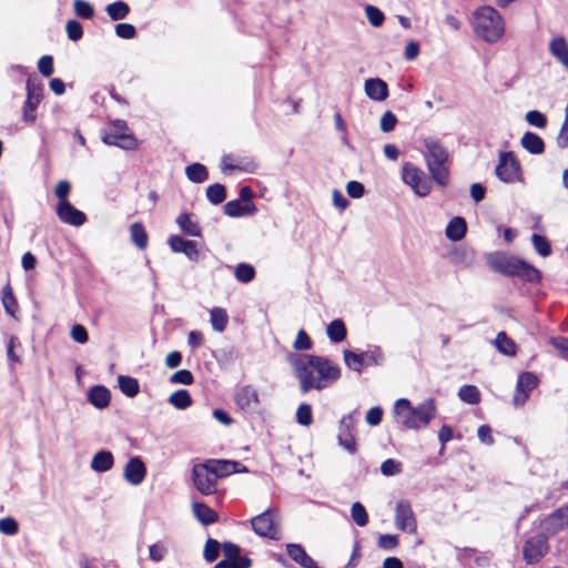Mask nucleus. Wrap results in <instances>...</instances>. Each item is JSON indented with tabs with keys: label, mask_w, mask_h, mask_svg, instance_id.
I'll use <instances>...</instances> for the list:
<instances>
[{
	"label": "nucleus",
	"mask_w": 568,
	"mask_h": 568,
	"mask_svg": "<svg viewBox=\"0 0 568 568\" xmlns=\"http://www.w3.org/2000/svg\"><path fill=\"white\" fill-rule=\"evenodd\" d=\"M300 388L303 393L311 389L322 390L341 378V367L324 356L291 353L287 356Z\"/></svg>",
	"instance_id": "obj_1"
},
{
	"label": "nucleus",
	"mask_w": 568,
	"mask_h": 568,
	"mask_svg": "<svg viewBox=\"0 0 568 568\" xmlns=\"http://www.w3.org/2000/svg\"><path fill=\"white\" fill-rule=\"evenodd\" d=\"M394 410L407 428L419 429L435 417L436 404L433 398H427L419 405L412 406L408 399L400 398L396 400Z\"/></svg>",
	"instance_id": "obj_2"
},
{
	"label": "nucleus",
	"mask_w": 568,
	"mask_h": 568,
	"mask_svg": "<svg viewBox=\"0 0 568 568\" xmlns=\"http://www.w3.org/2000/svg\"><path fill=\"white\" fill-rule=\"evenodd\" d=\"M425 151L423 153L432 179L440 186H445L449 180V172L446 166L449 154L443 143L433 136L424 139Z\"/></svg>",
	"instance_id": "obj_3"
},
{
	"label": "nucleus",
	"mask_w": 568,
	"mask_h": 568,
	"mask_svg": "<svg viewBox=\"0 0 568 568\" xmlns=\"http://www.w3.org/2000/svg\"><path fill=\"white\" fill-rule=\"evenodd\" d=\"M474 31L486 42L496 43L505 33L504 19L495 8L480 7L474 12Z\"/></svg>",
	"instance_id": "obj_4"
},
{
	"label": "nucleus",
	"mask_w": 568,
	"mask_h": 568,
	"mask_svg": "<svg viewBox=\"0 0 568 568\" xmlns=\"http://www.w3.org/2000/svg\"><path fill=\"white\" fill-rule=\"evenodd\" d=\"M252 529L261 537L273 540L282 538L281 516L277 509L268 508L251 519Z\"/></svg>",
	"instance_id": "obj_5"
},
{
	"label": "nucleus",
	"mask_w": 568,
	"mask_h": 568,
	"mask_svg": "<svg viewBox=\"0 0 568 568\" xmlns=\"http://www.w3.org/2000/svg\"><path fill=\"white\" fill-rule=\"evenodd\" d=\"M403 182L412 187L420 197L427 196L432 191V181L423 170L412 163H405L402 171Z\"/></svg>",
	"instance_id": "obj_6"
},
{
	"label": "nucleus",
	"mask_w": 568,
	"mask_h": 568,
	"mask_svg": "<svg viewBox=\"0 0 568 568\" xmlns=\"http://www.w3.org/2000/svg\"><path fill=\"white\" fill-rule=\"evenodd\" d=\"M495 173L504 183L510 184L520 181V163L516 159L514 152L507 151L499 153V160L495 169Z\"/></svg>",
	"instance_id": "obj_7"
},
{
	"label": "nucleus",
	"mask_w": 568,
	"mask_h": 568,
	"mask_svg": "<svg viewBox=\"0 0 568 568\" xmlns=\"http://www.w3.org/2000/svg\"><path fill=\"white\" fill-rule=\"evenodd\" d=\"M539 385L538 376L532 372H521L516 382L513 405L516 408L523 407L530 397V393Z\"/></svg>",
	"instance_id": "obj_8"
},
{
	"label": "nucleus",
	"mask_w": 568,
	"mask_h": 568,
	"mask_svg": "<svg viewBox=\"0 0 568 568\" xmlns=\"http://www.w3.org/2000/svg\"><path fill=\"white\" fill-rule=\"evenodd\" d=\"M358 419V412L354 410L347 415H344L339 420L338 426V444L349 454L356 453V442L354 436L355 425Z\"/></svg>",
	"instance_id": "obj_9"
},
{
	"label": "nucleus",
	"mask_w": 568,
	"mask_h": 568,
	"mask_svg": "<svg viewBox=\"0 0 568 568\" xmlns=\"http://www.w3.org/2000/svg\"><path fill=\"white\" fill-rule=\"evenodd\" d=\"M192 474L193 483L200 493L203 495L215 493L217 477L207 462L194 465Z\"/></svg>",
	"instance_id": "obj_10"
},
{
	"label": "nucleus",
	"mask_w": 568,
	"mask_h": 568,
	"mask_svg": "<svg viewBox=\"0 0 568 568\" xmlns=\"http://www.w3.org/2000/svg\"><path fill=\"white\" fill-rule=\"evenodd\" d=\"M545 534L544 531L526 540L523 554L527 564L538 562L547 554L548 537Z\"/></svg>",
	"instance_id": "obj_11"
},
{
	"label": "nucleus",
	"mask_w": 568,
	"mask_h": 568,
	"mask_svg": "<svg viewBox=\"0 0 568 568\" xmlns=\"http://www.w3.org/2000/svg\"><path fill=\"white\" fill-rule=\"evenodd\" d=\"M521 258L505 253H495L488 257L491 270L506 276H516Z\"/></svg>",
	"instance_id": "obj_12"
},
{
	"label": "nucleus",
	"mask_w": 568,
	"mask_h": 568,
	"mask_svg": "<svg viewBox=\"0 0 568 568\" xmlns=\"http://www.w3.org/2000/svg\"><path fill=\"white\" fill-rule=\"evenodd\" d=\"M395 526L403 531L413 534L417 524L414 511L408 500H399L395 509Z\"/></svg>",
	"instance_id": "obj_13"
},
{
	"label": "nucleus",
	"mask_w": 568,
	"mask_h": 568,
	"mask_svg": "<svg viewBox=\"0 0 568 568\" xmlns=\"http://www.w3.org/2000/svg\"><path fill=\"white\" fill-rule=\"evenodd\" d=\"M42 99V88L32 80L27 81V100L23 106V119L28 122L36 121V109Z\"/></svg>",
	"instance_id": "obj_14"
},
{
	"label": "nucleus",
	"mask_w": 568,
	"mask_h": 568,
	"mask_svg": "<svg viewBox=\"0 0 568 568\" xmlns=\"http://www.w3.org/2000/svg\"><path fill=\"white\" fill-rule=\"evenodd\" d=\"M146 476V466L140 456H132L123 469V478L132 486H139Z\"/></svg>",
	"instance_id": "obj_15"
},
{
	"label": "nucleus",
	"mask_w": 568,
	"mask_h": 568,
	"mask_svg": "<svg viewBox=\"0 0 568 568\" xmlns=\"http://www.w3.org/2000/svg\"><path fill=\"white\" fill-rule=\"evenodd\" d=\"M55 213L61 222L72 226H81L87 221L85 214L74 207L69 201H60Z\"/></svg>",
	"instance_id": "obj_16"
},
{
	"label": "nucleus",
	"mask_w": 568,
	"mask_h": 568,
	"mask_svg": "<svg viewBox=\"0 0 568 568\" xmlns=\"http://www.w3.org/2000/svg\"><path fill=\"white\" fill-rule=\"evenodd\" d=\"M540 527L542 531L548 535H555L558 531L568 527V505L554 511L551 515L546 517L541 523Z\"/></svg>",
	"instance_id": "obj_17"
},
{
	"label": "nucleus",
	"mask_w": 568,
	"mask_h": 568,
	"mask_svg": "<svg viewBox=\"0 0 568 568\" xmlns=\"http://www.w3.org/2000/svg\"><path fill=\"white\" fill-rule=\"evenodd\" d=\"M169 246L174 253H183L190 261L197 262L200 252L195 241L185 240L180 235L169 237Z\"/></svg>",
	"instance_id": "obj_18"
},
{
	"label": "nucleus",
	"mask_w": 568,
	"mask_h": 568,
	"mask_svg": "<svg viewBox=\"0 0 568 568\" xmlns=\"http://www.w3.org/2000/svg\"><path fill=\"white\" fill-rule=\"evenodd\" d=\"M108 145L119 146L124 150H132L136 145V140L129 131H105L102 138Z\"/></svg>",
	"instance_id": "obj_19"
},
{
	"label": "nucleus",
	"mask_w": 568,
	"mask_h": 568,
	"mask_svg": "<svg viewBox=\"0 0 568 568\" xmlns=\"http://www.w3.org/2000/svg\"><path fill=\"white\" fill-rule=\"evenodd\" d=\"M235 403L242 410L253 412L260 403L258 394L252 385H245L237 390Z\"/></svg>",
	"instance_id": "obj_20"
},
{
	"label": "nucleus",
	"mask_w": 568,
	"mask_h": 568,
	"mask_svg": "<svg viewBox=\"0 0 568 568\" xmlns=\"http://www.w3.org/2000/svg\"><path fill=\"white\" fill-rule=\"evenodd\" d=\"M210 466L212 467L214 474L216 475L217 479L222 477H226L229 475L235 474V473H246L247 468L245 466H242L239 462L233 460H207Z\"/></svg>",
	"instance_id": "obj_21"
},
{
	"label": "nucleus",
	"mask_w": 568,
	"mask_h": 568,
	"mask_svg": "<svg viewBox=\"0 0 568 568\" xmlns=\"http://www.w3.org/2000/svg\"><path fill=\"white\" fill-rule=\"evenodd\" d=\"M366 95L374 101H384L388 97L387 83L379 78L367 79L364 84Z\"/></svg>",
	"instance_id": "obj_22"
},
{
	"label": "nucleus",
	"mask_w": 568,
	"mask_h": 568,
	"mask_svg": "<svg viewBox=\"0 0 568 568\" xmlns=\"http://www.w3.org/2000/svg\"><path fill=\"white\" fill-rule=\"evenodd\" d=\"M286 551L290 558L303 568H320L316 561L307 555L302 545L287 544Z\"/></svg>",
	"instance_id": "obj_23"
},
{
	"label": "nucleus",
	"mask_w": 568,
	"mask_h": 568,
	"mask_svg": "<svg viewBox=\"0 0 568 568\" xmlns=\"http://www.w3.org/2000/svg\"><path fill=\"white\" fill-rule=\"evenodd\" d=\"M550 54L568 70V43L564 37H556L549 42Z\"/></svg>",
	"instance_id": "obj_24"
},
{
	"label": "nucleus",
	"mask_w": 568,
	"mask_h": 568,
	"mask_svg": "<svg viewBox=\"0 0 568 568\" xmlns=\"http://www.w3.org/2000/svg\"><path fill=\"white\" fill-rule=\"evenodd\" d=\"M257 211L254 203H242L240 200L229 201L224 205V213L231 217H240L243 215H253Z\"/></svg>",
	"instance_id": "obj_25"
},
{
	"label": "nucleus",
	"mask_w": 568,
	"mask_h": 568,
	"mask_svg": "<svg viewBox=\"0 0 568 568\" xmlns=\"http://www.w3.org/2000/svg\"><path fill=\"white\" fill-rule=\"evenodd\" d=\"M521 146L530 154L539 155L545 151L544 140L536 133L527 131L520 139Z\"/></svg>",
	"instance_id": "obj_26"
},
{
	"label": "nucleus",
	"mask_w": 568,
	"mask_h": 568,
	"mask_svg": "<svg viewBox=\"0 0 568 568\" xmlns=\"http://www.w3.org/2000/svg\"><path fill=\"white\" fill-rule=\"evenodd\" d=\"M111 399L110 390L101 385L93 386L88 392V400L97 408L103 409L109 406Z\"/></svg>",
	"instance_id": "obj_27"
},
{
	"label": "nucleus",
	"mask_w": 568,
	"mask_h": 568,
	"mask_svg": "<svg viewBox=\"0 0 568 568\" xmlns=\"http://www.w3.org/2000/svg\"><path fill=\"white\" fill-rule=\"evenodd\" d=\"M114 457L109 450L98 452L91 460V468L97 473H105L113 467Z\"/></svg>",
	"instance_id": "obj_28"
},
{
	"label": "nucleus",
	"mask_w": 568,
	"mask_h": 568,
	"mask_svg": "<svg viewBox=\"0 0 568 568\" xmlns=\"http://www.w3.org/2000/svg\"><path fill=\"white\" fill-rule=\"evenodd\" d=\"M516 276L531 284H538L542 278L541 272L524 260L519 263Z\"/></svg>",
	"instance_id": "obj_29"
},
{
	"label": "nucleus",
	"mask_w": 568,
	"mask_h": 568,
	"mask_svg": "<svg viewBox=\"0 0 568 568\" xmlns=\"http://www.w3.org/2000/svg\"><path fill=\"white\" fill-rule=\"evenodd\" d=\"M467 232V224L464 217L456 216L447 224L445 234L452 241H460Z\"/></svg>",
	"instance_id": "obj_30"
},
{
	"label": "nucleus",
	"mask_w": 568,
	"mask_h": 568,
	"mask_svg": "<svg viewBox=\"0 0 568 568\" xmlns=\"http://www.w3.org/2000/svg\"><path fill=\"white\" fill-rule=\"evenodd\" d=\"M192 510L194 517L205 526L211 525L217 520L216 513L203 503H193Z\"/></svg>",
	"instance_id": "obj_31"
},
{
	"label": "nucleus",
	"mask_w": 568,
	"mask_h": 568,
	"mask_svg": "<svg viewBox=\"0 0 568 568\" xmlns=\"http://www.w3.org/2000/svg\"><path fill=\"white\" fill-rule=\"evenodd\" d=\"M176 224L185 235L194 237L201 236V227L190 214H180L176 219Z\"/></svg>",
	"instance_id": "obj_32"
},
{
	"label": "nucleus",
	"mask_w": 568,
	"mask_h": 568,
	"mask_svg": "<svg viewBox=\"0 0 568 568\" xmlns=\"http://www.w3.org/2000/svg\"><path fill=\"white\" fill-rule=\"evenodd\" d=\"M210 322L215 332L222 333L227 326L229 315L224 308L214 307L210 311Z\"/></svg>",
	"instance_id": "obj_33"
},
{
	"label": "nucleus",
	"mask_w": 568,
	"mask_h": 568,
	"mask_svg": "<svg viewBox=\"0 0 568 568\" xmlns=\"http://www.w3.org/2000/svg\"><path fill=\"white\" fill-rule=\"evenodd\" d=\"M105 12L108 13L111 20L119 21L128 17V14L130 13V7L126 2L119 0L109 3L105 7Z\"/></svg>",
	"instance_id": "obj_34"
},
{
	"label": "nucleus",
	"mask_w": 568,
	"mask_h": 568,
	"mask_svg": "<svg viewBox=\"0 0 568 568\" xmlns=\"http://www.w3.org/2000/svg\"><path fill=\"white\" fill-rule=\"evenodd\" d=\"M326 334L333 343H339L346 338V326L342 320L332 321L326 328Z\"/></svg>",
	"instance_id": "obj_35"
},
{
	"label": "nucleus",
	"mask_w": 568,
	"mask_h": 568,
	"mask_svg": "<svg viewBox=\"0 0 568 568\" xmlns=\"http://www.w3.org/2000/svg\"><path fill=\"white\" fill-rule=\"evenodd\" d=\"M118 384L120 390L128 397H134L140 392V384L134 377L120 375L118 377Z\"/></svg>",
	"instance_id": "obj_36"
},
{
	"label": "nucleus",
	"mask_w": 568,
	"mask_h": 568,
	"mask_svg": "<svg viewBox=\"0 0 568 568\" xmlns=\"http://www.w3.org/2000/svg\"><path fill=\"white\" fill-rule=\"evenodd\" d=\"M131 240L136 247L144 250L148 246V233L142 223L135 222L130 227Z\"/></svg>",
	"instance_id": "obj_37"
},
{
	"label": "nucleus",
	"mask_w": 568,
	"mask_h": 568,
	"mask_svg": "<svg viewBox=\"0 0 568 568\" xmlns=\"http://www.w3.org/2000/svg\"><path fill=\"white\" fill-rule=\"evenodd\" d=\"M495 346L503 355L514 356L516 354V344L505 332H499L497 334Z\"/></svg>",
	"instance_id": "obj_38"
},
{
	"label": "nucleus",
	"mask_w": 568,
	"mask_h": 568,
	"mask_svg": "<svg viewBox=\"0 0 568 568\" xmlns=\"http://www.w3.org/2000/svg\"><path fill=\"white\" fill-rule=\"evenodd\" d=\"M343 358L346 367L353 372L362 373L365 367V362L361 353H355L351 349L343 351Z\"/></svg>",
	"instance_id": "obj_39"
},
{
	"label": "nucleus",
	"mask_w": 568,
	"mask_h": 568,
	"mask_svg": "<svg viewBox=\"0 0 568 568\" xmlns=\"http://www.w3.org/2000/svg\"><path fill=\"white\" fill-rule=\"evenodd\" d=\"M187 179L193 183H202L207 180L209 172L205 165L193 163L185 168Z\"/></svg>",
	"instance_id": "obj_40"
},
{
	"label": "nucleus",
	"mask_w": 568,
	"mask_h": 568,
	"mask_svg": "<svg viewBox=\"0 0 568 568\" xmlns=\"http://www.w3.org/2000/svg\"><path fill=\"white\" fill-rule=\"evenodd\" d=\"M169 403L178 409H186L192 405V397L186 389H179L169 397Z\"/></svg>",
	"instance_id": "obj_41"
},
{
	"label": "nucleus",
	"mask_w": 568,
	"mask_h": 568,
	"mask_svg": "<svg viewBox=\"0 0 568 568\" xmlns=\"http://www.w3.org/2000/svg\"><path fill=\"white\" fill-rule=\"evenodd\" d=\"M363 362L365 367L367 366H379L385 362V355L379 346H375L372 349L362 352Z\"/></svg>",
	"instance_id": "obj_42"
},
{
	"label": "nucleus",
	"mask_w": 568,
	"mask_h": 568,
	"mask_svg": "<svg viewBox=\"0 0 568 568\" xmlns=\"http://www.w3.org/2000/svg\"><path fill=\"white\" fill-rule=\"evenodd\" d=\"M458 397L466 404L476 405L480 402V392L474 385H464L458 390Z\"/></svg>",
	"instance_id": "obj_43"
},
{
	"label": "nucleus",
	"mask_w": 568,
	"mask_h": 568,
	"mask_svg": "<svg viewBox=\"0 0 568 568\" xmlns=\"http://www.w3.org/2000/svg\"><path fill=\"white\" fill-rule=\"evenodd\" d=\"M255 268L247 263H240L235 266L234 276L235 278L244 284L252 282L255 277Z\"/></svg>",
	"instance_id": "obj_44"
},
{
	"label": "nucleus",
	"mask_w": 568,
	"mask_h": 568,
	"mask_svg": "<svg viewBox=\"0 0 568 568\" xmlns=\"http://www.w3.org/2000/svg\"><path fill=\"white\" fill-rule=\"evenodd\" d=\"M206 197L214 205L221 204L226 197L225 186L220 183L210 185L206 189Z\"/></svg>",
	"instance_id": "obj_45"
},
{
	"label": "nucleus",
	"mask_w": 568,
	"mask_h": 568,
	"mask_svg": "<svg viewBox=\"0 0 568 568\" xmlns=\"http://www.w3.org/2000/svg\"><path fill=\"white\" fill-rule=\"evenodd\" d=\"M2 304L7 314L14 316L18 310V303L9 284H7L2 290Z\"/></svg>",
	"instance_id": "obj_46"
},
{
	"label": "nucleus",
	"mask_w": 568,
	"mask_h": 568,
	"mask_svg": "<svg viewBox=\"0 0 568 568\" xmlns=\"http://www.w3.org/2000/svg\"><path fill=\"white\" fill-rule=\"evenodd\" d=\"M351 517L353 521L359 527H364L368 523V514L359 501H356L352 505Z\"/></svg>",
	"instance_id": "obj_47"
},
{
	"label": "nucleus",
	"mask_w": 568,
	"mask_h": 568,
	"mask_svg": "<svg viewBox=\"0 0 568 568\" xmlns=\"http://www.w3.org/2000/svg\"><path fill=\"white\" fill-rule=\"evenodd\" d=\"M531 243H532L534 248L540 256L547 257L550 255V253H551L550 243L545 236L535 233L531 236Z\"/></svg>",
	"instance_id": "obj_48"
},
{
	"label": "nucleus",
	"mask_w": 568,
	"mask_h": 568,
	"mask_svg": "<svg viewBox=\"0 0 568 568\" xmlns=\"http://www.w3.org/2000/svg\"><path fill=\"white\" fill-rule=\"evenodd\" d=\"M222 546L213 538H209L204 546L203 556L207 562H213L217 559Z\"/></svg>",
	"instance_id": "obj_49"
},
{
	"label": "nucleus",
	"mask_w": 568,
	"mask_h": 568,
	"mask_svg": "<svg viewBox=\"0 0 568 568\" xmlns=\"http://www.w3.org/2000/svg\"><path fill=\"white\" fill-rule=\"evenodd\" d=\"M365 13L373 27L378 28L384 23L385 16L377 7L372 4L365 6Z\"/></svg>",
	"instance_id": "obj_50"
},
{
	"label": "nucleus",
	"mask_w": 568,
	"mask_h": 568,
	"mask_svg": "<svg viewBox=\"0 0 568 568\" xmlns=\"http://www.w3.org/2000/svg\"><path fill=\"white\" fill-rule=\"evenodd\" d=\"M296 420L302 426H310L313 422V413L310 404L303 403L297 407Z\"/></svg>",
	"instance_id": "obj_51"
},
{
	"label": "nucleus",
	"mask_w": 568,
	"mask_h": 568,
	"mask_svg": "<svg viewBox=\"0 0 568 568\" xmlns=\"http://www.w3.org/2000/svg\"><path fill=\"white\" fill-rule=\"evenodd\" d=\"M525 120L529 125L538 129H542L547 125L546 115L537 110L528 111L525 115Z\"/></svg>",
	"instance_id": "obj_52"
},
{
	"label": "nucleus",
	"mask_w": 568,
	"mask_h": 568,
	"mask_svg": "<svg viewBox=\"0 0 568 568\" xmlns=\"http://www.w3.org/2000/svg\"><path fill=\"white\" fill-rule=\"evenodd\" d=\"M73 9L78 17L82 19H91L94 14V9L88 1L74 0Z\"/></svg>",
	"instance_id": "obj_53"
},
{
	"label": "nucleus",
	"mask_w": 568,
	"mask_h": 568,
	"mask_svg": "<svg viewBox=\"0 0 568 568\" xmlns=\"http://www.w3.org/2000/svg\"><path fill=\"white\" fill-rule=\"evenodd\" d=\"M168 554V547L164 542L158 541L149 547V557L154 562H160Z\"/></svg>",
	"instance_id": "obj_54"
},
{
	"label": "nucleus",
	"mask_w": 568,
	"mask_h": 568,
	"mask_svg": "<svg viewBox=\"0 0 568 568\" xmlns=\"http://www.w3.org/2000/svg\"><path fill=\"white\" fill-rule=\"evenodd\" d=\"M312 345L308 334L304 329H300L293 343V348L295 351H308L312 348Z\"/></svg>",
	"instance_id": "obj_55"
},
{
	"label": "nucleus",
	"mask_w": 568,
	"mask_h": 568,
	"mask_svg": "<svg viewBox=\"0 0 568 568\" xmlns=\"http://www.w3.org/2000/svg\"><path fill=\"white\" fill-rule=\"evenodd\" d=\"M65 31H67L68 38L71 41H78L83 36V28H82L81 23L78 22L77 20L68 21L67 26H65Z\"/></svg>",
	"instance_id": "obj_56"
},
{
	"label": "nucleus",
	"mask_w": 568,
	"mask_h": 568,
	"mask_svg": "<svg viewBox=\"0 0 568 568\" xmlns=\"http://www.w3.org/2000/svg\"><path fill=\"white\" fill-rule=\"evenodd\" d=\"M115 34L121 39L130 40L136 36V29L131 23L121 22L115 26Z\"/></svg>",
	"instance_id": "obj_57"
},
{
	"label": "nucleus",
	"mask_w": 568,
	"mask_h": 568,
	"mask_svg": "<svg viewBox=\"0 0 568 568\" xmlns=\"http://www.w3.org/2000/svg\"><path fill=\"white\" fill-rule=\"evenodd\" d=\"M402 470V464L395 459L388 458L381 465V471L384 476H394Z\"/></svg>",
	"instance_id": "obj_58"
},
{
	"label": "nucleus",
	"mask_w": 568,
	"mask_h": 568,
	"mask_svg": "<svg viewBox=\"0 0 568 568\" xmlns=\"http://www.w3.org/2000/svg\"><path fill=\"white\" fill-rule=\"evenodd\" d=\"M193 382V375L189 369L178 371L170 377V383L172 384L191 385Z\"/></svg>",
	"instance_id": "obj_59"
},
{
	"label": "nucleus",
	"mask_w": 568,
	"mask_h": 568,
	"mask_svg": "<svg viewBox=\"0 0 568 568\" xmlns=\"http://www.w3.org/2000/svg\"><path fill=\"white\" fill-rule=\"evenodd\" d=\"M397 123V118L392 111H386L381 118V130L383 132H392Z\"/></svg>",
	"instance_id": "obj_60"
},
{
	"label": "nucleus",
	"mask_w": 568,
	"mask_h": 568,
	"mask_svg": "<svg viewBox=\"0 0 568 568\" xmlns=\"http://www.w3.org/2000/svg\"><path fill=\"white\" fill-rule=\"evenodd\" d=\"M19 530V525L16 519L11 517H6L0 519V532L12 536L16 535Z\"/></svg>",
	"instance_id": "obj_61"
},
{
	"label": "nucleus",
	"mask_w": 568,
	"mask_h": 568,
	"mask_svg": "<svg viewBox=\"0 0 568 568\" xmlns=\"http://www.w3.org/2000/svg\"><path fill=\"white\" fill-rule=\"evenodd\" d=\"M226 168H229L230 171L237 170V171H243V172H247V173H253V172H255L257 165L253 160L242 159V160H239L235 163V165H226Z\"/></svg>",
	"instance_id": "obj_62"
},
{
	"label": "nucleus",
	"mask_w": 568,
	"mask_h": 568,
	"mask_svg": "<svg viewBox=\"0 0 568 568\" xmlns=\"http://www.w3.org/2000/svg\"><path fill=\"white\" fill-rule=\"evenodd\" d=\"M38 69L43 77H50L53 69V58L51 55H43L38 62Z\"/></svg>",
	"instance_id": "obj_63"
},
{
	"label": "nucleus",
	"mask_w": 568,
	"mask_h": 568,
	"mask_svg": "<svg viewBox=\"0 0 568 568\" xmlns=\"http://www.w3.org/2000/svg\"><path fill=\"white\" fill-rule=\"evenodd\" d=\"M70 335L73 341L80 344H84L88 342V332L87 328L81 324H75L71 327Z\"/></svg>",
	"instance_id": "obj_64"
}]
</instances>
